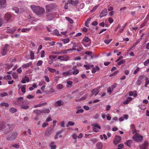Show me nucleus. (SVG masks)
I'll use <instances>...</instances> for the list:
<instances>
[{
  "label": "nucleus",
  "instance_id": "aec40b11",
  "mask_svg": "<svg viewBox=\"0 0 149 149\" xmlns=\"http://www.w3.org/2000/svg\"><path fill=\"white\" fill-rule=\"evenodd\" d=\"M62 105V101L61 100H59L56 101L55 104V105L56 107L61 106Z\"/></svg>",
  "mask_w": 149,
  "mask_h": 149
},
{
  "label": "nucleus",
  "instance_id": "c756f323",
  "mask_svg": "<svg viewBox=\"0 0 149 149\" xmlns=\"http://www.w3.org/2000/svg\"><path fill=\"white\" fill-rule=\"evenodd\" d=\"M56 88L58 90H60L63 88V85L59 84L56 85Z\"/></svg>",
  "mask_w": 149,
  "mask_h": 149
},
{
  "label": "nucleus",
  "instance_id": "de8ad7c7",
  "mask_svg": "<svg viewBox=\"0 0 149 149\" xmlns=\"http://www.w3.org/2000/svg\"><path fill=\"white\" fill-rule=\"evenodd\" d=\"M84 112V110L82 109H78L76 112V113H82Z\"/></svg>",
  "mask_w": 149,
  "mask_h": 149
},
{
  "label": "nucleus",
  "instance_id": "c03bdc74",
  "mask_svg": "<svg viewBox=\"0 0 149 149\" xmlns=\"http://www.w3.org/2000/svg\"><path fill=\"white\" fill-rule=\"evenodd\" d=\"M16 111V109L13 107H12L10 109V112L12 113H14Z\"/></svg>",
  "mask_w": 149,
  "mask_h": 149
},
{
  "label": "nucleus",
  "instance_id": "8fccbe9b",
  "mask_svg": "<svg viewBox=\"0 0 149 149\" xmlns=\"http://www.w3.org/2000/svg\"><path fill=\"white\" fill-rule=\"evenodd\" d=\"M59 54H67V52L65 50H61L60 51L58 52Z\"/></svg>",
  "mask_w": 149,
  "mask_h": 149
},
{
  "label": "nucleus",
  "instance_id": "4468645a",
  "mask_svg": "<svg viewBox=\"0 0 149 149\" xmlns=\"http://www.w3.org/2000/svg\"><path fill=\"white\" fill-rule=\"evenodd\" d=\"M107 14V9H104L102 12L100 14V17H103L106 16Z\"/></svg>",
  "mask_w": 149,
  "mask_h": 149
},
{
  "label": "nucleus",
  "instance_id": "bb28decb",
  "mask_svg": "<svg viewBox=\"0 0 149 149\" xmlns=\"http://www.w3.org/2000/svg\"><path fill=\"white\" fill-rule=\"evenodd\" d=\"M5 127V125L3 122H1L0 123V130H2Z\"/></svg>",
  "mask_w": 149,
  "mask_h": 149
},
{
  "label": "nucleus",
  "instance_id": "0eeeda50",
  "mask_svg": "<svg viewBox=\"0 0 149 149\" xmlns=\"http://www.w3.org/2000/svg\"><path fill=\"white\" fill-rule=\"evenodd\" d=\"M47 19L49 21L52 20L55 17V14L51 13H47Z\"/></svg>",
  "mask_w": 149,
  "mask_h": 149
},
{
  "label": "nucleus",
  "instance_id": "72a5a7b5",
  "mask_svg": "<svg viewBox=\"0 0 149 149\" xmlns=\"http://www.w3.org/2000/svg\"><path fill=\"white\" fill-rule=\"evenodd\" d=\"M3 79L6 80H11V77L10 75H8L4 77Z\"/></svg>",
  "mask_w": 149,
  "mask_h": 149
},
{
  "label": "nucleus",
  "instance_id": "ea45409f",
  "mask_svg": "<svg viewBox=\"0 0 149 149\" xmlns=\"http://www.w3.org/2000/svg\"><path fill=\"white\" fill-rule=\"evenodd\" d=\"M50 112V110L48 109H45L42 110V112L49 113Z\"/></svg>",
  "mask_w": 149,
  "mask_h": 149
},
{
  "label": "nucleus",
  "instance_id": "6e6d98bb",
  "mask_svg": "<svg viewBox=\"0 0 149 149\" xmlns=\"http://www.w3.org/2000/svg\"><path fill=\"white\" fill-rule=\"evenodd\" d=\"M113 90L111 89V87H109L107 89V91L108 93H109V94H110L112 92Z\"/></svg>",
  "mask_w": 149,
  "mask_h": 149
},
{
  "label": "nucleus",
  "instance_id": "5701e85b",
  "mask_svg": "<svg viewBox=\"0 0 149 149\" xmlns=\"http://www.w3.org/2000/svg\"><path fill=\"white\" fill-rule=\"evenodd\" d=\"M102 146L103 144L101 142H98L96 145L97 148V149H102Z\"/></svg>",
  "mask_w": 149,
  "mask_h": 149
},
{
  "label": "nucleus",
  "instance_id": "f704fd0d",
  "mask_svg": "<svg viewBox=\"0 0 149 149\" xmlns=\"http://www.w3.org/2000/svg\"><path fill=\"white\" fill-rule=\"evenodd\" d=\"M61 40L64 42V44H66L70 42V40L69 38H67L65 39H62Z\"/></svg>",
  "mask_w": 149,
  "mask_h": 149
},
{
  "label": "nucleus",
  "instance_id": "774afa93",
  "mask_svg": "<svg viewBox=\"0 0 149 149\" xmlns=\"http://www.w3.org/2000/svg\"><path fill=\"white\" fill-rule=\"evenodd\" d=\"M26 97L29 99H32L34 97V96L31 95H29Z\"/></svg>",
  "mask_w": 149,
  "mask_h": 149
},
{
  "label": "nucleus",
  "instance_id": "338daca9",
  "mask_svg": "<svg viewBox=\"0 0 149 149\" xmlns=\"http://www.w3.org/2000/svg\"><path fill=\"white\" fill-rule=\"evenodd\" d=\"M68 4H69V3L68 2L67 3H65V6H64V7H65V9H68Z\"/></svg>",
  "mask_w": 149,
  "mask_h": 149
},
{
  "label": "nucleus",
  "instance_id": "0e129e2a",
  "mask_svg": "<svg viewBox=\"0 0 149 149\" xmlns=\"http://www.w3.org/2000/svg\"><path fill=\"white\" fill-rule=\"evenodd\" d=\"M84 41L86 42H88L89 40V39L87 37H85L83 39Z\"/></svg>",
  "mask_w": 149,
  "mask_h": 149
},
{
  "label": "nucleus",
  "instance_id": "680f3d73",
  "mask_svg": "<svg viewBox=\"0 0 149 149\" xmlns=\"http://www.w3.org/2000/svg\"><path fill=\"white\" fill-rule=\"evenodd\" d=\"M68 124L70 126H73L74 125V123L73 122L70 121L68 122Z\"/></svg>",
  "mask_w": 149,
  "mask_h": 149
},
{
  "label": "nucleus",
  "instance_id": "e433bc0d",
  "mask_svg": "<svg viewBox=\"0 0 149 149\" xmlns=\"http://www.w3.org/2000/svg\"><path fill=\"white\" fill-rule=\"evenodd\" d=\"M146 83L145 84V86L146 87L149 83V79L148 77H146L145 78Z\"/></svg>",
  "mask_w": 149,
  "mask_h": 149
},
{
  "label": "nucleus",
  "instance_id": "c85d7f7f",
  "mask_svg": "<svg viewBox=\"0 0 149 149\" xmlns=\"http://www.w3.org/2000/svg\"><path fill=\"white\" fill-rule=\"evenodd\" d=\"M26 85H23L21 88L22 92L24 93H26Z\"/></svg>",
  "mask_w": 149,
  "mask_h": 149
},
{
  "label": "nucleus",
  "instance_id": "37998d69",
  "mask_svg": "<svg viewBox=\"0 0 149 149\" xmlns=\"http://www.w3.org/2000/svg\"><path fill=\"white\" fill-rule=\"evenodd\" d=\"M47 69L48 70L51 72L54 73L56 72V70L55 69L50 68L49 67H48Z\"/></svg>",
  "mask_w": 149,
  "mask_h": 149
},
{
  "label": "nucleus",
  "instance_id": "9d476101",
  "mask_svg": "<svg viewBox=\"0 0 149 149\" xmlns=\"http://www.w3.org/2000/svg\"><path fill=\"white\" fill-rule=\"evenodd\" d=\"M6 0H0V8H2L6 7Z\"/></svg>",
  "mask_w": 149,
  "mask_h": 149
},
{
  "label": "nucleus",
  "instance_id": "58836bf2",
  "mask_svg": "<svg viewBox=\"0 0 149 149\" xmlns=\"http://www.w3.org/2000/svg\"><path fill=\"white\" fill-rule=\"evenodd\" d=\"M31 28H28L23 29L21 31L22 32H25L27 31H30L31 30Z\"/></svg>",
  "mask_w": 149,
  "mask_h": 149
},
{
  "label": "nucleus",
  "instance_id": "4d7b16f0",
  "mask_svg": "<svg viewBox=\"0 0 149 149\" xmlns=\"http://www.w3.org/2000/svg\"><path fill=\"white\" fill-rule=\"evenodd\" d=\"M140 70V68L139 67H137L136 69L134 71V74H137V72L139 71Z\"/></svg>",
  "mask_w": 149,
  "mask_h": 149
},
{
  "label": "nucleus",
  "instance_id": "9b49d317",
  "mask_svg": "<svg viewBox=\"0 0 149 149\" xmlns=\"http://www.w3.org/2000/svg\"><path fill=\"white\" fill-rule=\"evenodd\" d=\"M17 136V134L15 133L12 134L11 135L8 136V139L9 140H12L15 139Z\"/></svg>",
  "mask_w": 149,
  "mask_h": 149
},
{
  "label": "nucleus",
  "instance_id": "052dcab7",
  "mask_svg": "<svg viewBox=\"0 0 149 149\" xmlns=\"http://www.w3.org/2000/svg\"><path fill=\"white\" fill-rule=\"evenodd\" d=\"M149 19V13L147 15V17L145 19L144 22L147 23Z\"/></svg>",
  "mask_w": 149,
  "mask_h": 149
},
{
  "label": "nucleus",
  "instance_id": "09e8293b",
  "mask_svg": "<svg viewBox=\"0 0 149 149\" xmlns=\"http://www.w3.org/2000/svg\"><path fill=\"white\" fill-rule=\"evenodd\" d=\"M13 10L15 11V12L16 13H18L19 12V8H18L14 7L13 8Z\"/></svg>",
  "mask_w": 149,
  "mask_h": 149
},
{
  "label": "nucleus",
  "instance_id": "3c124183",
  "mask_svg": "<svg viewBox=\"0 0 149 149\" xmlns=\"http://www.w3.org/2000/svg\"><path fill=\"white\" fill-rule=\"evenodd\" d=\"M12 77L15 79H17L18 78V75L16 73L14 72L12 74Z\"/></svg>",
  "mask_w": 149,
  "mask_h": 149
},
{
  "label": "nucleus",
  "instance_id": "f03ea898",
  "mask_svg": "<svg viewBox=\"0 0 149 149\" xmlns=\"http://www.w3.org/2000/svg\"><path fill=\"white\" fill-rule=\"evenodd\" d=\"M57 6L56 4L54 3L50 4L46 6V11L49 12V11L52 10L56 7Z\"/></svg>",
  "mask_w": 149,
  "mask_h": 149
},
{
  "label": "nucleus",
  "instance_id": "cd10ccee",
  "mask_svg": "<svg viewBox=\"0 0 149 149\" xmlns=\"http://www.w3.org/2000/svg\"><path fill=\"white\" fill-rule=\"evenodd\" d=\"M138 107L141 110H145L146 108V105L143 104L139 105Z\"/></svg>",
  "mask_w": 149,
  "mask_h": 149
},
{
  "label": "nucleus",
  "instance_id": "2eb2a0df",
  "mask_svg": "<svg viewBox=\"0 0 149 149\" xmlns=\"http://www.w3.org/2000/svg\"><path fill=\"white\" fill-rule=\"evenodd\" d=\"M29 78L26 76L23 77L21 81V83L22 84H25L26 82H28L29 81Z\"/></svg>",
  "mask_w": 149,
  "mask_h": 149
},
{
  "label": "nucleus",
  "instance_id": "864d4df0",
  "mask_svg": "<svg viewBox=\"0 0 149 149\" xmlns=\"http://www.w3.org/2000/svg\"><path fill=\"white\" fill-rule=\"evenodd\" d=\"M8 94L6 92H3L0 93V96L3 97L7 96Z\"/></svg>",
  "mask_w": 149,
  "mask_h": 149
},
{
  "label": "nucleus",
  "instance_id": "f257e3e1",
  "mask_svg": "<svg viewBox=\"0 0 149 149\" xmlns=\"http://www.w3.org/2000/svg\"><path fill=\"white\" fill-rule=\"evenodd\" d=\"M31 8L33 12L39 17H41L45 13L44 8L40 7L39 6L34 5L31 6Z\"/></svg>",
  "mask_w": 149,
  "mask_h": 149
},
{
  "label": "nucleus",
  "instance_id": "7ed1b4c3",
  "mask_svg": "<svg viewBox=\"0 0 149 149\" xmlns=\"http://www.w3.org/2000/svg\"><path fill=\"white\" fill-rule=\"evenodd\" d=\"M91 125L93 127V130L96 132H99V129H101V127L97 123H94L91 124Z\"/></svg>",
  "mask_w": 149,
  "mask_h": 149
},
{
  "label": "nucleus",
  "instance_id": "412c9836",
  "mask_svg": "<svg viewBox=\"0 0 149 149\" xmlns=\"http://www.w3.org/2000/svg\"><path fill=\"white\" fill-rule=\"evenodd\" d=\"M100 70V68L98 66H96L95 68H93L92 72L93 73H94Z\"/></svg>",
  "mask_w": 149,
  "mask_h": 149
},
{
  "label": "nucleus",
  "instance_id": "b1692460",
  "mask_svg": "<svg viewBox=\"0 0 149 149\" xmlns=\"http://www.w3.org/2000/svg\"><path fill=\"white\" fill-rule=\"evenodd\" d=\"M11 17V15L9 13H6L5 16V18L7 20H9Z\"/></svg>",
  "mask_w": 149,
  "mask_h": 149
},
{
  "label": "nucleus",
  "instance_id": "a211bd4d",
  "mask_svg": "<svg viewBox=\"0 0 149 149\" xmlns=\"http://www.w3.org/2000/svg\"><path fill=\"white\" fill-rule=\"evenodd\" d=\"M49 146L50 147V149H55L56 146L55 144V142L52 141L49 145Z\"/></svg>",
  "mask_w": 149,
  "mask_h": 149
},
{
  "label": "nucleus",
  "instance_id": "6ab92c4d",
  "mask_svg": "<svg viewBox=\"0 0 149 149\" xmlns=\"http://www.w3.org/2000/svg\"><path fill=\"white\" fill-rule=\"evenodd\" d=\"M132 143V141L131 140H127L125 143V144L130 147H131Z\"/></svg>",
  "mask_w": 149,
  "mask_h": 149
},
{
  "label": "nucleus",
  "instance_id": "69168bd1",
  "mask_svg": "<svg viewBox=\"0 0 149 149\" xmlns=\"http://www.w3.org/2000/svg\"><path fill=\"white\" fill-rule=\"evenodd\" d=\"M65 122L64 121H61L60 122V125L61 127H64L65 126Z\"/></svg>",
  "mask_w": 149,
  "mask_h": 149
},
{
  "label": "nucleus",
  "instance_id": "6e6552de",
  "mask_svg": "<svg viewBox=\"0 0 149 149\" xmlns=\"http://www.w3.org/2000/svg\"><path fill=\"white\" fill-rule=\"evenodd\" d=\"M121 140V137L118 136H116L114 137L113 142L115 145H117Z\"/></svg>",
  "mask_w": 149,
  "mask_h": 149
},
{
  "label": "nucleus",
  "instance_id": "39448f33",
  "mask_svg": "<svg viewBox=\"0 0 149 149\" xmlns=\"http://www.w3.org/2000/svg\"><path fill=\"white\" fill-rule=\"evenodd\" d=\"M8 45L6 44L4 47L3 48L1 51V54L2 55L4 56L6 55L8 50Z\"/></svg>",
  "mask_w": 149,
  "mask_h": 149
},
{
  "label": "nucleus",
  "instance_id": "423d86ee",
  "mask_svg": "<svg viewBox=\"0 0 149 149\" xmlns=\"http://www.w3.org/2000/svg\"><path fill=\"white\" fill-rule=\"evenodd\" d=\"M69 57L67 55H64L63 56H59L57 59L62 61H67L69 60Z\"/></svg>",
  "mask_w": 149,
  "mask_h": 149
},
{
  "label": "nucleus",
  "instance_id": "393cba45",
  "mask_svg": "<svg viewBox=\"0 0 149 149\" xmlns=\"http://www.w3.org/2000/svg\"><path fill=\"white\" fill-rule=\"evenodd\" d=\"M21 108L22 109H27L29 108V106L25 104H22L21 105Z\"/></svg>",
  "mask_w": 149,
  "mask_h": 149
},
{
  "label": "nucleus",
  "instance_id": "1a4fd4ad",
  "mask_svg": "<svg viewBox=\"0 0 149 149\" xmlns=\"http://www.w3.org/2000/svg\"><path fill=\"white\" fill-rule=\"evenodd\" d=\"M68 2L69 4H71L73 6H77L79 3L78 0H75V1L73 0H68Z\"/></svg>",
  "mask_w": 149,
  "mask_h": 149
},
{
  "label": "nucleus",
  "instance_id": "a19ab883",
  "mask_svg": "<svg viewBox=\"0 0 149 149\" xmlns=\"http://www.w3.org/2000/svg\"><path fill=\"white\" fill-rule=\"evenodd\" d=\"M30 56L31 57L30 59L31 60H33L34 59V55L33 52L32 51L30 52Z\"/></svg>",
  "mask_w": 149,
  "mask_h": 149
},
{
  "label": "nucleus",
  "instance_id": "5fc2aeb1",
  "mask_svg": "<svg viewBox=\"0 0 149 149\" xmlns=\"http://www.w3.org/2000/svg\"><path fill=\"white\" fill-rule=\"evenodd\" d=\"M85 54H87V55H90L91 56V58H93V56L92 55H91V54H92V52H90V51H89V52H88V51H86V52H85Z\"/></svg>",
  "mask_w": 149,
  "mask_h": 149
},
{
  "label": "nucleus",
  "instance_id": "20e7f679",
  "mask_svg": "<svg viewBox=\"0 0 149 149\" xmlns=\"http://www.w3.org/2000/svg\"><path fill=\"white\" fill-rule=\"evenodd\" d=\"M132 138L136 142H139L142 140L143 137L139 134H136L132 137Z\"/></svg>",
  "mask_w": 149,
  "mask_h": 149
},
{
  "label": "nucleus",
  "instance_id": "a878e982",
  "mask_svg": "<svg viewBox=\"0 0 149 149\" xmlns=\"http://www.w3.org/2000/svg\"><path fill=\"white\" fill-rule=\"evenodd\" d=\"M33 113H35L36 114V115L38 116L40 114H41L42 112V111H41L39 110H35L33 111Z\"/></svg>",
  "mask_w": 149,
  "mask_h": 149
},
{
  "label": "nucleus",
  "instance_id": "7c9ffc66",
  "mask_svg": "<svg viewBox=\"0 0 149 149\" xmlns=\"http://www.w3.org/2000/svg\"><path fill=\"white\" fill-rule=\"evenodd\" d=\"M1 14L0 13V27L4 23L3 19L1 17Z\"/></svg>",
  "mask_w": 149,
  "mask_h": 149
},
{
  "label": "nucleus",
  "instance_id": "4c0bfd02",
  "mask_svg": "<svg viewBox=\"0 0 149 149\" xmlns=\"http://www.w3.org/2000/svg\"><path fill=\"white\" fill-rule=\"evenodd\" d=\"M73 71L72 72V74L74 75L77 74L79 73V70L77 69H74L73 70Z\"/></svg>",
  "mask_w": 149,
  "mask_h": 149
},
{
  "label": "nucleus",
  "instance_id": "dca6fc26",
  "mask_svg": "<svg viewBox=\"0 0 149 149\" xmlns=\"http://www.w3.org/2000/svg\"><path fill=\"white\" fill-rule=\"evenodd\" d=\"M72 74V72L70 70H68L65 72L62 73V74L64 76H67Z\"/></svg>",
  "mask_w": 149,
  "mask_h": 149
},
{
  "label": "nucleus",
  "instance_id": "2f4dec72",
  "mask_svg": "<svg viewBox=\"0 0 149 149\" xmlns=\"http://www.w3.org/2000/svg\"><path fill=\"white\" fill-rule=\"evenodd\" d=\"M131 128L133 132V133L136 131L135 126L134 125H132L131 126Z\"/></svg>",
  "mask_w": 149,
  "mask_h": 149
},
{
  "label": "nucleus",
  "instance_id": "f3484780",
  "mask_svg": "<svg viewBox=\"0 0 149 149\" xmlns=\"http://www.w3.org/2000/svg\"><path fill=\"white\" fill-rule=\"evenodd\" d=\"M15 27H13L11 28L8 29H7V32L10 33H13L16 31Z\"/></svg>",
  "mask_w": 149,
  "mask_h": 149
},
{
  "label": "nucleus",
  "instance_id": "49530a36",
  "mask_svg": "<svg viewBox=\"0 0 149 149\" xmlns=\"http://www.w3.org/2000/svg\"><path fill=\"white\" fill-rule=\"evenodd\" d=\"M53 33L56 34L58 36H60L61 34H59L58 31L57 29L55 30L53 32Z\"/></svg>",
  "mask_w": 149,
  "mask_h": 149
},
{
  "label": "nucleus",
  "instance_id": "13d9d810",
  "mask_svg": "<svg viewBox=\"0 0 149 149\" xmlns=\"http://www.w3.org/2000/svg\"><path fill=\"white\" fill-rule=\"evenodd\" d=\"M45 56V52L44 50L42 51L41 53L40 56L41 58L44 57Z\"/></svg>",
  "mask_w": 149,
  "mask_h": 149
},
{
  "label": "nucleus",
  "instance_id": "ddd939ff",
  "mask_svg": "<svg viewBox=\"0 0 149 149\" xmlns=\"http://www.w3.org/2000/svg\"><path fill=\"white\" fill-rule=\"evenodd\" d=\"M100 87L98 86L96 88L94 89L92 91V95L95 93V95L96 96L97 94L99 92V89L100 88Z\"/></svg>",
  "mask_w": 149,
  "mask_h": 149
},
{
  "label": "nucleus",
  "instance_id": "4be33fe9",
  "mask_svg": "<svg viewBox=\"0 0 149 149\" xmlns=\"http://www.w3.org/2000/svg\"><path fill=\"white\" fill-rule=\"evenodd\" d=\"M32 63L31 62H30L29 63L24 64L22 65V67L23 68H27L29 67V66L32 65Z\"/></svg>",
  "mask_w": 149,
  "mask_h": 149
},
{
  "label": "nucleus",
  "instance_id": "603ef678",
  "mask_svg": "<svg viewBox=\"0 0 149 149\" xmlns=\"http://www.w3.org/2000/svg\"><path fill=\"white\" fill-rule=\"evenodd\" d=\"M43 63V61L41 60L38 61L37 63V65L38 66H40Z\"/></svg>",
  "mask_w": 149,
  "mask_h": 149
},
{
  "label": "nucleus",
  "instance_id": "f8f14e48",
  "mask_svg": "<svg viewBox=\"0 0 149 149\" xmlns=\"http://www.w3.org/2000/svg\"><path fill=\"white\" fill-rule=\"evenodd\" d=\"M148 145V142L147 141H145L143 144L140 145V149H141V147L143 149H147Z\"/></svg>",
  "mask_w": 149,
  "mask_h": 149
},
{
  "label": "nucleus",
  "instance_id": "473e14b6",
  "mask_svg": "<svg viewBox=\"0 0 149 149\" xmlns=\"http://www.w3.org/2000/svg\"><path fill=\"white\" fill-rule=\"evenodd\" d=\"M0 105L1 106H4L6 107H8L9 106V104L8 103L5 102H1Z\"/></svg>",
  "mask_w": 149,
  "mask_h": 149
},
{
  "label": "nucleus",
  "instance_id": "79ce46f5",
  "mask_svg": "<svg viewBox=\"0 0 149 149\" xmlns=\"http://www.w3.org/2000/svg\"><path fill=\"white\" fill-rule=\"evenodd\" d=\"M126 62L125 60H121L120 61H119L118 63L117 64L118 65H120L122 64H123L125 63Z\"/></svg>",
  "mask_w": 149,
  "mask_h": 149
},
{
  "label": "nucleus",
  "instance_id": "a18cd8bd",
  "mask_svg": "<svg viewBox=\"0 0 149 149\" xmlns=\"http://www.w3.org/2000/svg\"><path fill=\"white\" fill-rule=\"evenodd\" d=\"M112 40V39H111L109 40H105L104 42L107 45L109 44L110 42Z\"/></svg>",
  "mask_w": 149,
  "mask_h": 149
},
{
  "label": "nucleus",
  "instance_id": "bf43d9fd",
  "mask_svg": "<svg viewBox=\"0 0 149 149\" xmlns=\"http://www.w3.org/2000/svg\"><path fill=\"white\" fill-rule=\"evenodd\" d=\"M126 24H125V25L123 26V28H122V29H120L118 31V33H122L123 31V30H124L125 28V26H126Z\"/></svg>",
  "mask_w": 149,
  "mask_h": 149
},
{
  "label": "nucleus",
  "instance_id": "e2e57ef3",
  "mask_svg": "<svg viewBox=\"0 0 149 149\" xmlns=\"http://www.w3.org/2000/svg\"><path fill=\"white\" fill-rule=\"evenodd\" d=\"M149 63V59H148L146 60L144 63V64L145 65H147Z\"/></svg>",
  "mask_w": 149,
  "mask_h": 149
},
{
  "label": "nucleus",
  "instance_id": "c9c22d12",
  "mask_svg": "<svg viewBox=\"0 0 149 149\" xmlns=\"http://www.w3.org/2000/svg\"><path fill=\"white\" fill-rule=\"evenodd\" d=\"M66 19L68 20L70 24H72L73 23V20L70 17H65Z\"/></svg>",
  "mask_w": 149,
  "mask_h": 149
}]
</instances>
